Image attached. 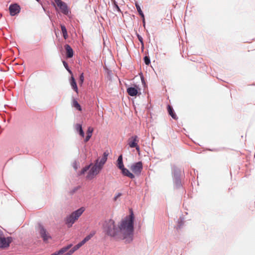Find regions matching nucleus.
I'll return each mask as SVG.
<instances>
[{"label":"nucleus","instance_id":"nucleus-17","mask_svg":"<svg viewBox=\"0 0 255 255\" xmlns=\"http://www.w3.org/2000/svg\"><path fill=\"white\" fill-rule=\"evenodd\" d=\"M75 129L77 131L79 132V134L82 136H84V132L82 129V125L81 124H77L75 125Z\"/></svg>","mask_w":255,"mask_h":255},{"label":"nucleus","instance_id":"nucleus-12","mask_svg":"<svg viewBox=\"0 0 255 255\" xmlns=\"http://www.w3.org/2000/svg\"><path fill=\"white\" fill-rule=\"evenodd\" d=\"M123 175L131 179L134 178V175L129 172V171L124 167L121 169Z\"/></svg>","mask_w":255,"mask_h":255},{"label":"nucleus","instance_id":"nucleus-33","mask_svg":"<svg viewBox=\"0 0 255 255\" xmlns=\"http://www.w3.org/2000/svg\"><path fill=\"white\" fill-rule=\"evenodd\" d=\"M2 235H3V233H2V231L0 229V237L2 236Z\"/></svg>","mask_w":255,"mask_h":255},{"label":"nucleus","instance_id":"nucleus-11","mask_svg":"<svg viewBox=\"0 0 255 255\" xmlns=\"http://www.w3.org/2000/svg\"><path fill=\"white\" fill-rule=\"evenodd\" d=\"M72 244L68 245V246L62 248L58 252H56L51 255H61L69 250L72 247Z\"/></svg>","mask_w":255,"mask_h":255},{"label":"nucleus","instance_id":"nucleus-18","mask_svg":"<svg viewBox=\"0 0 255 255\" xmlns=\"http://www.w3.org/2000/svg\"><path fill=\"white\" fill-rule=\"evenodd\" d=\"M72 106L73 107L75 108L77 110H78L79 111H82V108H81V106L78 103L77 101L76 100L74 99H73V100H72Z\"/></svg>","mask_w":255,"mask_h":255},{"label":"nucleus","instance_id":"nucleus-7","mask_svg":"<svg viewBox=\"0 0 255 255\" xmlns=\"http://www.w3.org/2000/svg\"><path fill=\"white\" fill-rule=\"evenodd\" d=\"M55 3H56L57 6H58L61 12H63L65 14H67L68 13V9L67 8V6L66 4L61 1V0H54Z\"/></svg>","mask_w":255,"mask_h":255},{"label":"nucleus","instance_id":"nucleus-9","mask_svg":"<svg viewBox=\"0 0 255 255\" xmlns=\"http://www.w3.org/2000/svg\"><path fill=\"white\" fill-rule=\"evenodd\" d=\"M9 10L11 15H15L20 11L19 6L17 4H11L9 6Z\"/></svg>","mask_w":255,"mask_h":255},{"label":"nucleus","instance_id":"nucleus-4","mask_svg":"<svg viewBox=\"0 0 255 255\" xmlns=\"http://www.w3.org/2000/svg\"><path fill=\"white\" fill-rule=\"evenodd\" d=\"M12 241L11 237L5 238L2 236L0 237V248L4 249L8 247Z\"/></svg>","mask_w":255,"mask_h":255},{"label":"nucleus","instance_id":"nucleus-28","mask_svg":"<svg viewBox=\"0 0 255 255\" xmlns=\"http://www.w3.org/2000/svg\"><path fill=\"white\" fill-rule=\"evenodd\" d=\"M63 64L65 67V68L66 69V70L70 73L72 74L71 71L69 69L68 67V64L64 61H63Z\"/></svg>","mask_w":255,"mask_h":255},{"label":"nucleus","instance_id":"nucleus-34","mask_svg":"<svg viewBox=\"0 0 255 255\" xmlns=\"http://www.w3.org/2000/svg\"><path fill=\"white\" fill-rule=\"evenodd\" d=\"M36 0L38 1H39V0Z\"/></svg>","mask_w":255,"mask_h":255},{"label":"nucleus","instance_id":"nucleus-29","mask_svg":"<svg viewBox=\"0 0 255 255\" xmlns=\"http://www.w3.org/2000/svg\"><path fill=\"white\" fill-rule=\"evenodd\" d=\"M138 154H140V148L139 145L137 144V146H134Z\"/></svg>","mask_w":255,"mask_h":255},{"label":"nucleus","instance_id":"nucleus-2","mask_svg":"<svg viewBox=\"0 0 255 255\" xmlns=\"http://www.w3.org/2000/svg\"><path fill=\"white\" fill-rule=\"evenodd\" d=\"M109 153L105 152L103 157L100 159L98 158L94 164L91 163L89 165L85 166L81 171V174H83L88 170H89L87 175V179L91 180L94 178L97 175L103 168V166L106 162Z\"/></svg>","mask_w":255,"mask_h":255},{"label":"nucleus","instance_id":"nucleus-3","mask_svg":"<svg viewBox=\"0 0 255 255\" xmlns=\"http://www.w3.org/2000/svg\"><path fill=\"white\" fill-rule=\"evenodd\" d=\"M84 211V208H81L67 216L65 219V223L67 227L69 228L72 227V225L78 219Z\"/></svg>","mask_w":255,"mask_h":255},{"label":"nucleus","instance_id":"nucleus-8","mask_svg":"<svg viewBox=\"0 0 255 255\" xmlns=\"http://www.w3.org/2000/svg\"><path fill=\"white\" fill-rule=\"evenodd\" d=\"M139 139L137 135H133L130 137L128 139V144L131 148H133L134 146H137Z\"/></svg>","mask_w":255,"mask_h":255},{"label":"nucleus","instance_id":"nucleus-27","mask_svg":"<svg viewBox=\"0 0 255 255\" xmlns=\"http://www.w3.org/2000/svg\"><path fill=\"white\" fill-rule=\"evenodd\" d=\"M113 4H114V7L116 8V9L118 11H121V10H120V7H119L117 2L115 1V0H113Z\"/></svg>","mask_w":255,"mask_h":255},{"label":"nucleus","instance_id":"nucleus-32","mask_svg":"<svg viewBox=\"0 0 255 255\" xmlns=\"http://www.w3.org/2000/svg\"><path fill=\"white\" fill-rule=\"evenodd\" d=\"M121 196V194L119 193L116 197H115V200L118 198L119 197Z\"/></svg>","mask_w":255,"mask_h":255},{"label":"nucleus","instance_id":"nucleus-10","mask_svg":"<svg viewBox=\"0 0 255 255\" xmlns=\"http://www.w3.org/2000/svg\"><path fill=\"white\" fill-rule=\"evenodd\" d=\"M64 47L66 50V55L67 58H72L74 55V51L71 47L68 44H66L64 46Z\"/></svg>","mask_w":255,"mask_h":255},{"label":"nucleus","instance_id":"nucleus-19","mask_svg":"<svg viewBox=\"0 0 255 255\" xmlns=\"http://www.w3.org/2000/svg\"><path fill=\"white\" fill-rule=\"evenodd\" d=\"M117 165L118 167V168L120 169H121L122 168H123L124 167L123 162V157H122V155L119 156L118 157V159L117 160Z\"/></svg>","mask_w":255,"mask_h":255},{"label":"nucleus","instance_id":"nucleus-31","mask_svg":"<svg viewBox=\"0 0 255 255\" xmlns=\"http://www.w3.org/2000/svg\"><path fill=\"white\" fill-rule=\"evenodd\" d=\"M138 39L142 43V44H143V42H142V38L141 36H138Z\"/></svg>","mask_w":255,"mask_h":255},{"label":"nucleus","instance_id":"nucleus-14","mask_svg":"<svg viewBox=\"0 0 255 255\" xmlns=\"http://www.w3.org/2000/svg\"><path fill=\"white\" fill-rule=\"evenodd\" d=\"M167 111L169 114L171 116V117L174 120H177L178 119L176 115L174 113L173 108L170 105L167 106Z\"/></svg>","mask_w":255,"mask_h":255},{"label":"nucleus","instance_id":"nucleus-5","mask_svg":"<svg viewBox=\"0 0 255 255\" xmlns=\"http://www.w3.org/2000/svg\"><path fill=\"white\" fill-rule=\"evenodd\" d=\"M39 232L41 237L44 242H47L49 239L51 238L46 230L41 225H39Z\"/></svg>","mask_w":255,"mask_h":255},{"label":"nucleus","instance_id":"nucleus-30","mask_svg":"<svg viewBox=\"0 0 255 255\" xmlns=\"http://www.w3.org/2000/svg\"><path fill=\"white\" fill-rule=\"evenodd\" d=\"M74 252L71 249L65 255H72Z\"/></svg>","mask_w":255,"mask_h":255},{"label":"nucleus","instance_id":"nucleus-15","mask_svg":"<svg viewBox=\"0 0 255 255\" xmlns=\"http://www.w3.org/2000/svg\"><path fill=\"white\" fill-rule=\"evenodd\" d=\"M94 129L92 127H89L87 132V136L85 139V142H86L89 140L92 135Z\"/></svg>","mask_w":255,"mask_h":255},{"label":"nucleus","instance_id":"nucleus-13","mask_svg":"<svg viewBox=\"0 0 255 255\" xmlns=\"http://www.w3.org/2000/svg\"><path fill=\"white\" fill-rule=\"evenodd\" d=\"M127 93L130 96H135L138 93L137 89L135 87H129L127 89Z\"/></svg>","mask_w":255,"mask_h":255},{"label":"nucleus","instance_id":"nucleus-26","mask_svg":"<svg viewBox=\"0 0 255 255\" xmlns=\"http://www.w3.org/2000/svg\"><path fill=\"white\" fill-rule=\"evenodd\" d=\"M144 62L145 63V64L147 65H149L150 63V59L149 58L146 56L144 57Z\"/></svg>","mask_w":255,"mask_h":255},{"label":"nucleus","instance_id":"nucleus-1","mask_svg":"<svg viewBox=\"0 0 255 255\" xmlns=\"http://www.w3.org/2000/svg\"><path fill=\"white\" fill-rule=\"evenodd\" d=\"M133 221L134 216L132 212L123 219L118 227L116 226L113 220H107L103 223L104 232L111 237L126 240V242H130L132 240Z\"/></svg>","mask_w":255,"mask_h":255},{"label":"nucleus","instance_id":"nucleus-24","mask_svg":"<svg viewBox=\"0 0 255 255\" xmlns=\"http://www.w3.org/2000/svg\"><path fill=\"white\" fill-rule=\"evenodd\" d=\"M83 245L81 243V242H80L79 243H78L77 245H76V246H75L71 250L74 252H75L76 251H77V250H78L81 247H82Z\"/></svg>","mask_w":255,"mask_h":255},{"label":"nucleus","instance_id":"nucleus-20","mask_svg":"<svg viewBox=\"0 0 255 255\" xmlns=\"http://www.w3.org/2000/svg\"><path fill=\"white\" fill-rule=\"evenodd\" d=\"M95 235V233H91L89 235L86 236L81 242V243L82 245H84L87 242L90 240Z\"/></svg>","mask_w":255,"mask_h":255},{"label":"nucleus","instance_id":"nucleus-22","mask_svg":"<svg viewBox=\"0 0 255 255\" xmlns=\"http://www.w3.org/2000/svg\"><path fill=\"white\" fill-rule=\"evenodd\" d=\"M135 6L139 14L142 17L143 21L144 20V16L141 9V8L137 3H135Z\"/></svg>","mask_w":255,"mask_h":255},{"label":"nucleus","instance_id":"nucleus-23","mask_svg":"<svg viewBox=\"0 0 255 255\" xmlns=\"http://www.w3.org/2000/svg\"><path fill=\"white\" fill-rule=\"evenodd\" d=\"M83 245L81 243V242H80L79 243H78L77 245H76V246H75L71 250L74 252H75L76 251H77V250H78L81 247H82Z\"/></svg>","mask_w":255,"mask_h":255},{"label":"nucleus","instance_id":"nucleus-25","mask_svg":"<svg viewBox=\"0 0 255 255\" xmlns=\"http://www.w3.org/2000/svg\"><path fill=\"white\" fill-rule=\"evenodd\" d=\"M84 80V73H82L81 74V75L80 76L79 84L80 85H82L83 84Z\"/></svg>","mask_w":255,"mask_h":255},{"label":"nucleus","instance_id":"nucleus-16","mask_svg":"<svg viewBox=\"0 0 255 255\" xmlns=\"http://www.w3.org/2000/svg\"><path fill=\"white\" fill-rule=\"evenodd\" d=\"M70 84H71V86L72 89L77 93H78V89L76 81H75L74 78L73 76H72L71 78Z\"/></svg>","mask_w":255,"mask_h":255},{"label":"nucleus","instance_id":"nucleus-6","mask_svg":"<svg viewBox=\"0 0 255 255\" xmlns=\"http://www.w3.org/2000/svg\"><path fill=\"white\" fill-rule=\"evenodd\" d=\"M130 169L135 174L139 175L142 169V162L139 161L132 164L130 167Z\"/></svg>","mask_w":255,"mask_h":255},{"label":"nucleus","instance_id":"nucleus-21","mask_svg":"<svg viewBox=\"0 0 255 255\" xmlns=\"http://www.w3.org/2000/svg\"><path fill=\"white\" fill-rule=\"evenodd\" d=\"M61 28L64 38L65 39H67L68 37V35L66 27L63 25H61Z\"/></svg>","mask_w":255,"mask_h":255}]
</instances>
